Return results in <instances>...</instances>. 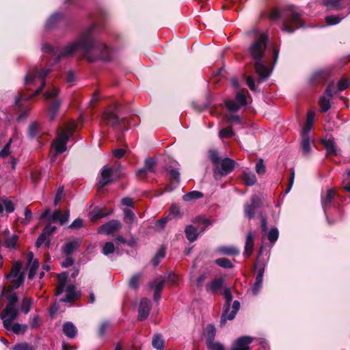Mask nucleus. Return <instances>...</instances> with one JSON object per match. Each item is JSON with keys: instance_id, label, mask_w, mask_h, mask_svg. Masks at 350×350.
<instances>
[{"instance_id": "f257e3e1", "label": "nucleus", "mask_w": 350, "mask_h": 350, "mask_svg": "<svg viewBox=\"0 0 350 350\" xmlns=\"http://www.w3.org/2000/svg\"><path fill=\"white\" fill-rule=\"evenodd\" d=\"M94 29V25L89 26L87 29L80 34L76 41L68 44L64 47H54L49 44H45L42 46V51L44 53L51 55V57L54 58V62L55 64L59 63L64 58L72 56L78 50L82 51L89 62H94L96 58L90 55V51L94 44L92 32Z\"/></svg>"}, {"instance_id": "f03ea898", "label": "nucleus", "mask_w": 350, "mask_h": 350, "mask_svg": "<svg viewBox=\"0 0 350 350\" xmlns=\"http://www.w3.org/2000/svg\"><path fill=\"white\" fill-rule=\"evenodd\" d=\"M268 37L261 34L255 40L248 49L251 58L254 61V66L256 72L259 76L258 82L267 80L270 76L271 71L268 69L263 59L267 47Z\"/></svg>"}, {"instance_id": "7ed1b4c3", "label": "nucleus", "mask_w": 350, "mask_h": 350, "mask_svg": "<svg viewBox=\"0 0 350 350\" xmlns=\"http://www.w3.org/2000/svg\"><path fill=\"white\" fill-rule=\"evenodd\" d=\"M51 72L50 68H40L38 66H35L25 77V88L26 90H31L32 85H36V79L40 81V86L31 94L26 93H21L16 98L15 105L18 108L22 107V102L27 101L29 99L36 97L39 95L46 85V78Z\"/></svg>"}, {"instance_id": "20e7f679", "label": "nucleus", "mask_w": 350, "mask_h": 350, "mask_svg": "<svg viewBox=\"0 0 350 350\" xmlns=\"http://www.w3.org/2000/svg\"><path fill=\"white\" fill-rule=\"evenodd\" d=\"M305 27L301 12L296 10L295 5L288 6L282 22V30L288 33H293L296 29L305 28Z\"/></svg>"}, {"instance_id": "39448f33", "label": "nucleus", "mask_w": 350, "mask_h": 350, "mask_svg": "<svg viewBox=\"0 0 350 350\" xmlns=\"http://www.w3.org/2000/svg\"><path fill=\"white\" fill-rule=\"evenodd\" d=\"M335 194V191L333 189H329L327 190L325 196L321 198L322 207L325 215L327 223L329 225L334 224L337 221H340L342 218V211L338 207L336 208V211L337 213V217L336 218H331L327 213L328 209L334 204Z\"/></svg>"}, {"instance_id": "423d86ee", "label": "nucleus", "mask_w": 350, "mask_h": 350, "mask_svg": "<svg viewBox=\"0 0 350 350\" xmlns=\"http://www.w3.org/2000/svg\"><path fill=\"white\" fill-rule=\"evenodd\" d=\"M119 108V103H113L109 106L107 109L104 111L102 116L107 124L114 129L120 128L121 125L124 124L126 121V118H120L117 115Z\"/></svg>"}, {"instance_id": "0eeeda50", "label": "nucleus", "mask_w": 350, "mask_h": 350, "mask_svg": "<svg viewBox=\"0 0 350 350\" xmlns=\"http://www.w3.org/2000/svg\"><path fill=\"white\" fill-rule=\"evenodd\" d=\"M22 262L16 261L13 263L10 272L5 275L7 280H10L12 286H10V291L19 288L24 282L25 273L21 271Z\"/></svg>"}, {"instance_id": "6e6552de", "label": "nucleus", "mask_w": 350, "mask_h": 350, "mask_svg": "<svg viewBox=\"0 0 350 350\" xmlns=\"http://www.w3.org/2000/svg\"><path fill=\"white\" fill-rule=\"evenodd\" d=\"M93 46L90 51V55L96 59H101L105 62H109L111 59V50L105 43L96 42L93 38Z\"/></svg>"}, {"instance_id": "1a4fd4ad", "label": "nucleus", "mask_w": 350, "mask_h": 350, "mask_svg": "<svg viewBox=\"0 0 350 350\" xmlns=\"http://www.w3.org/2000/svg\"><path fill=\"white\" fill-rule=\"evenodd\" d=\"M235 165V161L229 157L221 159L217 165L213 167L214 176L215 177L228 176L234 170Z\"/></svg>"}, {"instance_id": "9d476101", "label": "nucleus", "mask_w": 350, "mask_h": 350, "mask_svg": "<svg viewBox=\"0 0 350 350\" xmlns=\"http://www.w3.org/2000/svg\"><path fill=\"white\" fill-rule=\"evenodd\" d=\"M266 263L264 260L257 258L254 264V269L258 271L255 282L252 287L254 295H257L262 286L263 275Z\"/></svg>"}, {"instance_id": "9b49d317", "label": "nucleus", "mask_w": 350, "mask_h": 350, "mask_svg": "<svg viewBox=\"0 0 350 350\" xmlns=\"http://www.w3.org/2000/svg\"><path fill=\"white\" fill-rule=\"evenodd\" d=\"M19 314V310L17 307H5L1 314V319L3 320V327L10 330L12 321L16 320Z\"/></svg>"}, {"instance_id": "f8f14e48", "label": "nucleus", "mask_w": 350, "mask_h": 350, "mask_svg": "<svg viewBox=\"0 0 350 350\" xmlns=\"http://www.w3.org/2000/svg\"><path fill=\"white\" fill-rule=\"evenodd\" d=\"M252 342V337L249 336H242L234 341L230 350H251L250 345Z\"/></svg>"}, {"instance_id": "ddd939ff", "label": "nucleus", "mask_w": 350, "mask_h": 350, "mask_svg": "<svg viewBox=\"0 0 350 350\" xmlns=\"http://www.w3.org/2000/svg\"><path fill=\"white\" fill-rule=\"evenodd\" d=\"M261 204V200L260 198L254 195L251 198V204H245L244 206V213L247 217L249 219H252L255 215V211L256 208H259Z\"/></svg>"}, {"instance_id": "4468645a", "label": "nucleus", "mask_w": 350, "mask_h": 350, "mask_svg": "<svg viewBox=\"0 0 350 350\" xmlns=\"http://www.w3.org/2000/svg\"><path fill=\"white\" fill-rule=\"evenodd\" d=\"M223 295L226 299V301L223 306V312L221 317L220 324L224 325L226 322V315L230 311V304L232 300V295L229 288H226L224 290Z\"/></svg>"}, {"instance_id": "2eb2a0df", "label": "nucleus", "mask_w": 350, "mask_h": 350, "mask_svg": "<svg viewBox=\"0 0 350 350\" xmlns=\"http://www.w3.org/2000/svg\"><path fill=\"white\" fill-rule=\"evenodd\" d=\"M68 136L59 133L53 141V146L56 154H62L67 150Z\"/></svg>"}, {"instance_id": "dca6fc26", "label": "nucleus", "mask_w": 350, "mask_h": 350, "mask_svg": "<svg viewBox=\"0 0 350 350\" xmlns=\"http://www.w3.org/2000/svg\"><path fill=\"white\" fill-rule=\"evenodd\" d=\"M151 305L150 301L147 298L142 299L138 308V320L144 321L150 314Z\"/></svg>"}, {"instance_id": "f3484780", "label": "nucleus", "mask_w": 350, "mask_h": 350, "mask_svg": "<svg viewBox=\"0 0 350 350\" xmlns=\"http://www.w3.org/2000/svg\"><path fill=\"white\" fill-rule=\"evenodd\" d=\"M321 144L324 146L326 150L327 157L337 156L338 154L339 149L337 148V144L334 139H323L321 140Z\"/></svg>"}, {"instance_id": "a211bd4d", "label": "nucleus", "mask_w": 350, "mask_h": 350, "mask_svg": "<svg viewBox=\"0 0 350 350\" xmlns=\"http://www.w3.org/2000/svg\"><path fill=\"white\" fill-rule=\"evenodd\" d=\"M330 77V72L328 70H318L311 77L310 81L313 84H325Z\"/></svg>"}, {"instance_id": "6ab92c4d", "label": "nucleus", "mask_w": 350, "mask_h": 350, "mask_svg": "<svg viewBox=\"0 0 350 350\" xmlns=\"http://www.w3.org/2000/svg\"><path fill=\"white\" fill-rule=\"evenodd\" d=\"M9 290H10V287L8 289L5 286H4L3 288V290H2V292L1 294V297H4L6 298L8 303H7L5 307H17L16 304L18 302V297L16 293H12L10 294H8L7 293H8V292L11 293V291H10Z\"/></svg>"}, {"instance_id": "aec40b11", "label": "nucleus", "mask_w": 350, "mask_h": 350, "mask_svg": "<svg viewBox=\"0 0 350 350\" xmlns=\"http://www.w3.org/2000/svg\"><path fill=\"white\" fill-rule=\"evenodd\" d=\"M80 293L76 291V287L74 284H70L66 290V297L60 299L62 303H71L75 301L79 296Z\"/></svg>"}, {"instance_id": "412c9836", "label": "nucleus", "mask_w": 350, "mask_h": 350, "mask_svg": "<svg viewBox=\"0 0 350 350\" xmlns=\"http://www.w3.org/2000/svg\"><path fill=\"white\" fill-rule=\"evenodd\" d=\"M120 228L121 223L116 219H111L100 227V228L107 234H111L113 232L119 230Z\"/></svg>"}, {"instance_id": "4be33fe9", "label": "nucleus", "mask_w": 350, "mask_h": 350, "mask_svg": "<svg viewBox=\"0 0 350 350\" xmlns=\"http://www.w3.org/2000/svg\"><path fill=\"white\" fill-rule=\"evenodd\" d=\"M254 245V236L252 232H249L246 236L243 256L245 258L251 256Z\"/></svg>"}, {"instance_id": "5701e85b", "label": "nucleus", "mask_w": 350, "mask_h": 350, "mask_svg": "<svg viewBox=\"0 0 350 350\" xmlns=\"http://www.w3.org/2000/svg\"><path fill=\"white\" fill-rule=\"evenodd\" d=\"M61 101L58 99L51 100L49 104V113L50 121H53L59 111Z\"/></svg>"}, {"instance_id": "b1692460", "label": "nucleus", "mask_w": 350, "mask_h": 350, "mask_svg": "<svg viewBox=\"0 0 350 350\" xmlns=\"http://www.w3.org/2000/svg\"><path fill=\"white\" fill-rule=\"evenodd\" d=\"M64 334L69 338H75L77 334V329L75 325L70 321L64 323L62 327Z\"/></svg>"}, {"instance_id": "393cba45", "label": "nucleus", "mask_w": 350, "mask_h": 350, "mask_svg": "<svg viewBox=\"0 0 350 350\" xmlns=\"http://www.w3.org/2000/svg\"><path fill=\"white\" fill-rule=\"evenodd\" d=\"M185 234L187 239L191 243L195 241L199 235L197 228L193 225H187L185 227Z\"/></svg>"}, {"instance_id": "a878e982", "label": "nucleus", "mask_w": 350, "mask_h": 350, "mask_svg": "<svg viewBox=\"0 0 350 350\" xmlns=\"http://www.w3.org/2000/svg\"><path fill=\"white\" fill-rule=\"evenodd\" d=\"M42 134L40 126L36 122H31L27 129V137L29 139L40 137Z\"/></svg>"}, {"instance_id": "bb28decb", "label": "nucleus", "mask_w": 350, "mask_h": 350, "mask_svg": "<svg viewBox=\"0 0 350 350\" xmlns=\"http://www.w3.org/2000/svg\"><path fill=\"white\" fill-rule=\"evenodd\" d=\"M80 245L81 242L78 241H68L63 245L62 251L66 256H70Z\"/></svg>"}, {"instance_id": "cd10ccee", "label": "nucleus", "mask_w": 350, "mask_h": 350, "mask_svg": "<svg viewBox=\"0 0 350 350\" xmlns=\"http://www.w3.org/2000/svg\"><path fill=\"white\" fill-rule=\"evenodd\" d=\"M64 15L62 13H54L47 20L46 23V28L47 29L55 27L63 18Z\"/></svg>"}, {"instance_id": "c85d7f7f", "label": "nucleus", "mask_w": 350, "mask_h": 350, "mask_svg": "<svg viewBox=\"0 0 350 350\" xmlns=\"http://www.w3.org/2000/svg\"><path fill=\"white\" fill-rule=\"evenodd\" d=\"M301 149L304 155L308 154L311 151L310 139L309 134L301 133Z\"/></svg>"}, {"instance_id": "c756f323", "label": "nucleus", "mask_w": 350, "mask_h": 350, "mask_svg": "<svg viewBox=\"0 0 350 350\" xmlns=\"http://www.w3.org/2000/svg\"><path fill=\"white\" fill-rule=\"evenodd\" d=\"M216 329L214 325L208 324L205 329L206 345L215 341Z\"/></svg>"}, {"instance_id": "7c9ffc66", "label": "nucleus", "mask_w": 350, "mask_h": 350, "mask_svg": "<svg viewBox=\"0 0 350 350\" xmlns=\"http://www.w3.org/2000/svg\"><path fill=\"white\" fill-rule=\"evenodd\" d=\"M217 251L221 254L228 256H235L239 254L240 251L236 247H230V246H221L217 249Z\"/></svg>"}, {"instance_id": "2f4dec72", "label": "nucleus", "mask_w": 350, "mask_h": 350, "mask_svg": "<svg viewBox=\"0 0 350 350\" xmlns=\"http://www.w3.org/2000/svg\"><path fill=\"white\" fill-rule=\"evenodd\" d=\"M241 178L246 186H253L257 181L256 175L251 172H244L241 176Z\"/></svg>"}, {"instance_id": "473e14b6", "label": "nucleus", "mask_w": 350, "mask_h": 350, "mask_svg": "<svg viewBox=\"0 0 350 350\" xmlns=\"http://www.w3.org/2000/svg\"><path fill=\"white\" fill-rule=\"evenodd\" d=\"M224 284V280L221 278L214 279L208 285H207V291H210L212 293H215Z\"/></svg>"}, {"instance_id": "72a5a7b5", "label": "nucleus", "mask_w": 350, "mask_h": 350, "mask_svg": "<svg viewBox=\"0 0 350 350\" xmlns=\"http://www.w3.org/2000/svg\"><path fill=\"white\" fill-rule=\"evenodd\" d=\"M164 340L161 334H156L153 336L152 340V347L157 350H163L164 348Z\"/></svg>"}, {"instance_id": "f704fd0d", "label": "nucleus", "mask_w": 350, "mask_h": 350, "mask_svg": "<svg viewBox=\"0 0 350 350\" xmlns=\"http://www.w3.org/2000/svg\"><path fill=\"white\" fill-rule=\"evenodd\" d=\"M204 197L203 193L199 191H192L183 195V200L185 202L196 200Z\"/></svg>"}, {"instance_id": "c9c22d12", "label": "nucleus", "mask_w": 350, "mask_h": 350, "mask_svg": "<svg viewBox=\"0 0 350 350\" xmlns=\"http://www.w3.org/2000/svg\"><path fill=\"white\" fill-rule=\"evenodd\" d=\"M110 213H105L99 208H95L91 213V221L93 222L96 221L99 219L105 217L109 215Z\"/></svg>"}, {"instance_id": "e433bc0d", "label": "nucleus", "mask_w": 350, "mask_h": 350, "mask_svg": "<svg viewBox=\"0 0 350 350\" xmlns=\"http://www.w3.org/2000/svg\"><path fill=\"white\" fill-rule=\"evenodd\" d=\"M342 0H325L324 4L330 8L340 10L345 7Z\"/></svg>"}, {"instance_id": "4c0bfd02", "label": "nucleus", "mask_w": 350, "mask_h": 350, "mask_svg": "<svg viewBox=\"0 0 350 350\" xmlns=\"http://www.w3.org/2000/svg\"><path fill=\"white\" fill-rule=\"evenodd\" d=\"M28 328L27 325L20 324L18 323H15L14 324H11V327L10 330H12L15 334H24Z\"/></svg>"}, {"instance_id": "58836bf2", "label": "nucleus", "mask_w": 350, "mask_h": 350, "mask_svg": "<svg viewBox=\"0 0 350 350\" xmlns=\"http://www.w3.org/2000/svg\"><path fill=\"white\" fill-rule=\"evenodd\" d=\"M314 121V114L312 112H309L307 115L306 122L302 129L301 133L309 134Z\"/></svg>"}, {"instance_id": "ea45409f", "label": "nucleus", "mask_w": 350, "mask_h": 350, "mask_svg": "<svg viewBox=\"0 0 350 350\" xmlns=\"http://www.w3.org/2000/svg\"><path fill=\"white\" fill-rule=\"evenodd\" d=\"M18 236L14 234L11 237L5 239L3 245L8 249H16V243L18 241Z\"/></svg>"}, {"instance_id": "a19ab883", "label": "nucleus", "mask_w": 350, "mask_h": 350, "mask_svg": "<svg viewBox=\"0 0 350 350\" xmlns=\"http://www.w3.org/2000/svg\"><path fill=\"white\" fill-rule=\"evenodd\" d=\"M166 171L169 174V178L171 182L180 183V173L177 169L169 167L166 168Z\"/></svg>"}, {"instance_id": "79ce46f5", "label": "nucleus", "mask_w": 350, "mask_h": 350, "mask_svg": "<svg viewBox=\"0 0 350 350\" xmlns=\"http://www.w3.org/2000/svg\"><path fill=\"white\" fill-rule=\"evenodd\" d=\"M215 263L219 267L224 269H232L234 267V265L227 258H217L215 260Z\"/></svg>"}, {"instance_id": "37998d69", "label": "nucleus", "mask_w": 350, "mask_h": 350, "mask_svg": "<svg viewBox=\"0 0 350 350\" xmlns=\"http://www.w3.org/2000/svg\"><path fill=\"white\" fill-rule=\"evenodd\" d=\"M165 283V280H163L161 281H158V280H154L150 284V288L154 290L155 293H161L163 288L164 287Z\"/></svg>"}, {"instance_id": "c03bdc74", "label": "nucleus", "mask_w": 350, "mask_h": 350, "mask_svg": "<svg viewBox=\"0 0 350 350\" xmlns=\"http://www.w3.org/2000/svg\"><path fill=\"white\" fill-rule=\"evenodd\" d=\"M344 17L338 15H329L325 17V21L328 25H335L340 23Z\"/></svg>"}, {"instance_id": "a18cd8bd", "label": "nucleus", "mask_w": 350, "mask_h": 350, "mask_svg": "<svg viewBox=\"0 0 350 350\" xmlns=\"http://www.w3.org/2000/svg\"><path fill=\"white\" fill-rule=\"evenodd\" d=\"M31 305H32V299L31 298L25 297L22 300L21 310L25 314H27L31 310Z\"/></svg>"}, {"instance_id": "49530a36", "label": "nucleus", "mask_w": 350, "mask_h": 350, "mask_svg": "<svg viewBox=\"0 0 350 350\" xmlns=\"http://www.w3.org/2000/svg\"><path fill=\"white\" fill-rule=\"evenodd\" d=\"M211 103H212L211 95L210 92H208L206 94V102L204 103L197 107L196 105V104L193 103V105L196 110H198V111H202L205 110L206 109H207L211 105Z\"/></svg>"}, {"instance_id": "de8ad7c7", "label": "nucleus", "mask_w": 350, "mask_h": 350, "mask_svg": "<svg viewBox=\"0 0 350 350\" xmlns=\"http://www.w3.org/2000/svg\"><path fill=\"white\" fill-rule=\"evenodd\" d=\"M240 302L237 300H235L234 301L233 304H232V311L230 312V313H228V314L226 315V321L227 320H233L235 317H236V314L237 313V312L240 309Z\"/></svg>"}, {"instance_id": "09e8293b", "label": "nucleus", "mask_w": 350, "mask_h": 350, "mask_svg": "<svg viewBox=\"0 0 350 350\" xmlns=\"http://www.w3.org/2000/svg\"><path fill=\"white\" fill-rule=\"evenodd\" d=\"M157 165V162L154 158L147 157L144 161V167L149 172H154V167Z\"/></svg>"}, {"instance_id": "8fccbe9b", "label": "nucleus", "mask_w": 350, "mask_h": 350, "mask_svg": "<svg viewBox=\"0 0 350 350\" xmlns=\"http://www.w3.org/2000/svg\"><path fill=\"white\" fill-rule=\"evenodd\" d=\"M124 221L128 224H132L136 218L133 211L129 208L124 210Z\"/></svg>"}, {"instance_id": "3c124183", "label": "nucleus", "mask_w": 350, "mask_h": 350, "mask_svg": "<svg viewBox=\"0 0 350 350\" xmlns=\"http://www.w3.org/2000/svg\"><path fill=\"white\" fill-rule=\"evenodd\" d=\"M208 154H209V159L213 164V167L217 165L219 163V162L221 161L217 150H210L208 151Z\"/></svg>"}, {"instance_id": "603ef678", "label": "nucleus", "mask_w": 350, "mask_h": 350, "mask_svg": "<svg viewBox=\"0 0 350 350\" xmlns=\"http://www.w3.org/2000/svg\"><path fill=\"white\" fill-rule=\"evenodd\" d=\"M349 85L350 79L342 77L337 83V90L339 92L344 91L349 88Z\"/></svg>"}, {"instance_id": "864d4df0", "label": "nucleus", "mask_w": 350, "mask_h": 350, "mask_svg": "<svg viewBox=\"0 0 350 350\" xmlns=\"http://www.w3.org/2000/svg\"><path fill=\"white\" fill-rule=\"evenodd\" d=\"M114 252H115L114 244L111 241L106 242L103 247L102 253L105 256H109V254H113Z\"/></svg>"}, {"instance_id": "5fc2aeb1", "label": "nucleus", "mask_w": 350, "mask_h": 350, "mask_svg": "<svg viewBox=\"0 0 350 350\" xmlns=\"http://www.w3.org/2000/svg\"><path fill=\"white\" fill-rule=\"evenodd\" d=\"M235 133L233 131L232 126H228L226 128L221 129L219 131V137L221 138L228 139L233 137Z\"/></svg>"}, {"instance_id": "6e6d98bb", "label": "nucleus", "mask_w": 350, "mask_h": 350, "mask_svg": "<svg viewBox=\"0 0 350 350\" xmlns=\"http://www.w3.org/2000/svg\"><path fill=\"white\" fill-rule=\"evenodd\" d=\"M227 109L231 112H237L239 110L241 106L235 101L228 100L225 102Z\"/></svg>"}, {"instance_id": "4d7b16f0", "label": "nucleus", "mask_w": 350, "mask_h": 350, "mask_svg": "<svg viewBox=\"0 0 350 350\" xmlns=\"http://www.w3.org/2000/svg\"><path fill=\"white\" fill-rule=\"evenodd\" d=\"M11 350H34V349L32 345L28 344L27 342H23L14 345L11 348Z\"/></svg>"}, {"instance_id": "13d9d810", "label": "nucleus", "mask_w": 350, "mask_h": 350, "mask_svg": "<svg viewBox=\"0 0 350 350\" xmlns=\"http://www.w3.org/2000/svg\"><path fill=\"white\" fill-rule=\"evenodd\" d=\"M319 103L321 105V111L323 113L327 112L331 107L329 100L326 99L325 97H321L320 98Z\"/></svg>"}, {"instance_id": "bf43d9fd", "label": "nucleus", "mask_w": 350, "mask_h": 350, "mask_svg": "<svg viewBox=\"0 0 350 350\" xmlns=\"http://www.w3.org/2000/svg\"><path fill=\"white\" fill-rule=\"evenodd\" d=\"M279 237V231L276 228H273L268 233L267 237L271 243H275Z\"/></svg>"}, {"instance_id": "052dcab7", "label": "nucleus", "mask_w": 350, "mask_h": 350, "mask_svg": "<svg viewBox=\"0 0 350 350\" xmlns=\"http://www.w3.org/2000/svg\"><path fill=\"white\" fill-rule=\"evenodd\" d=\"M139 278L140 275L139 274H135L133 275L129 282V287L133 289L138 288L139 284Z\"/></svg>"}, {"instance_id": "680f3d73", "label": "nucleus", "mask_w": 350, "mask_h": 350, "mask_svg": "<svg viewBox=\"0 0 350 350\" xmlns=\"http://www.w3.org/2000/svg\"><path fill=\"white\" fill-rule=\"evenodd\" d=\"M235 101L241 107L247 105V98L244 93L239 92L236 94Z\"/></svg>"}, {"instance_id": "e2e57ef3", "label": "nucleus", "mask_w": 350, "mask_h": 350, "mask_svg": "<svg viewBox=\"0 0 350 350\" xmlns=\"http://www.w3.org/2000/svg\"><path fill=\"white\" fill-rule=\"evenodd\" d=\"M206 345L208 350H225L224 345L219 342L214 341Z\"/></svg>"}, {"instance_id": "0e129e2a", "label": "nucleus", "mask_w": 350, "mask_h": 350, "mask_svg": "<svg viewBox=\"0 0 350 350\" xmlns=\"http://www.w3.org/2000/svg\"><path fill=\"white\" fill-rule=\"evenodd\" d=\"M109 327V321H103L100 323V325L99 326V328H98V336H100V337L104 336L105 333H106L107 329Z\"/></svg>"}, {"instance_id": "69168bd1", "label": "nucleus", "mask_w": 350, "mask_h": 350, "mask_svg": "<svg viewBox=\"0 0 350 350\" xmlns=\"http://www.w3.org/2000/svg\"><path fill=\"white\" fill-rule=\"evenodd\" d=\"M59 92V90L58 88H54L51 91L45 92L44 93V97L46 100L51 99V98H55V96H57L58 95Z\"/></svg>"}, {"instance_id": "338daca9", "label": "nucleus", "mask_w": 350, "mask_h": 350, "mask_svg": "<svg viewBox=\"0 0 350 350\" xmlns=\"http://www.w3.org/2000/svg\"><path fill=\"white\" fill-rule=\"evenodd\" d=\"M11 142H12V139H10V141L3 146L2 150L0 151V157L1 158H5L10 154Z\"/></svg>"}, {"instance_id": "774afa93", "label": "nucleus", "mask_w": 350, "mask_h": 350, "mask_svg": "<svg viewBox=\"0 0 350 350\" xmlns=\"http://www.w3.org/2000/svg\"><path fill=\"white\" fill-rule=\"evenodd\" d=\"M56 229L55 226H51V224H49L44 228L42 233L49 237L56 230Z\"/></svg>"}]
</instances>
